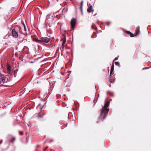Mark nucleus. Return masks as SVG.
Here are the masks:
<instances>
[{"label": "nucleus", "instance_id": "6ab92c4d", "mask_svg": "<svg viewBox=\"0 0 151 151\" xmlns=\"http://www.w3.org/2000/svg\"><path fill=\"white\" fill-rule=\"evenodd\" d=\"M118 59V57H116L115 59H114V60H117Z\"/></svg>", "mask_w": 151, "mask_h": 151}, {"label": "nucleus", "instance_id": "6e6552de", "mask_svg": "<svg viewBox=\"0 0 151 151\" xmlns=\"http://www.w3.org/2000/svg\"><path fill=\"white\" fill-rule=\"evenodd\" d=\"M33 40L35 42L39 43H41V39L40 38V39H38L36 38H34L33 39Z\"/></svg>", "mask_w": 151, "mask_h": 151}, {"label": "nucleus", "instance_id": "4be33fe9", "mask_svg": "<svg viewBox=\"0 0 151 151\" xmlns=\"http://www.w3.org/2000/svg\"><path fill=\"white\" fill-rule=\"evenodd\" d=\"M147 68H143V69H146Z\"/></svg>", "mask_w": 151, "mask_h": 151}, {"label": "nucleus", "instance_id": "ddd939ff", "mask_svg": "<svg viewBox=\"0 0 151 151\" xmlns=\"http://www.w3.org/2000/svg\"><path fill=\"white\" fill-rule=\"evenodd\" d=\"M115 64L117 65H118V66H119V63H118V62H115Z\"/></svg>", "mask_w": 151, "mask_h": 151}, {"label": "nucleus", "instance_id": "f257e3e1", "mask_svg": "<svg viewBox=\"0 0 151 151\" xmlns=\"http://www.w3.org/2000/svg\"><path fill=\"white\" fill-rule=\"evenodd\" d=\"M109 105V102H106L104 106H102L100 119H104L106 117L109 111V109L108 108Z\"/></svg>", "mask_w": 151, "mask_h": 151}, {"label": "nucleus", "instance_id": "f3484780", "mask_svg": "<svg viewBox=\"0 0 151 151\" xmlns=\"http://www.w3.org/2000/svg\"><path fill=\"white\" fill-rule=\"evenodd\" d=\"M19 134L21 135H22L23 134V133L22 131H19Z\"/></svg>", "mask_w": 151, "mask_h": 151}, {"label": "nucleus", "instance_id": "4468645a", "mask_svg": "<svg viewBox=\"0 0 151 151\" xmlns=\"http://www.w3.org/2000/svg\"><path fill=\"white\" fill-rule=\"evenodd\" d=\"M12 139L13 140H10V142H13L14 140L15 139V138L14 137H13V138H12Z\"/></svg>", "mask_w": 151, "mask_h": 151}, {"label": "nucleus", "instance_id": "5701e85b", "mask_svg": "<svg viewBox=\"0 0 151 151\" xmlns=\"http://www.w3.org/2000/svg\"><path fill=\"white\" fill-rule=\"evenodd\" d=\"M150 67H148L147 68H149Z\"/></svg>", "mask_w": 151, "mask_h": 151}, {"label": "nucleus", "instance_id": "7ed1b4c3", "mask_svg": "<svg viewBox=\"0 0 151 151\" xmlns=\"http://www.w3.org/2000/svg\"><path fill=\"white\" fill-rule=\"evenodd\" d=\"M8 78L5 76H2L1 78L0 83H4L8 81Z\"/></svg>", "mask_w": 151, "mask_h": 151}, {"label": "nucleus", "instance_id": "f8f14e48", "mask_svg": "<svg viewBox=\"0 0 151 151\" xmlns=\"http://www.w3.org/2000/svg\"><path fill=\"white\" fill-rule=\"evenodd\" d=\"M128 33L130 35V36L131 37H134V34L132 33L131 32H128Z\"/></svg>", "mask_w": 151, "mask_h": 151}, {"label": "nucleus", "instance_id": "a211bd4d", "mask_svg": "<svg viewBox=\"0 0 151 151\" xmlns=\"http://www.w3.org/2000/svg\"><path fill=\"white\" fill-rule=\"evenodd\" d=\"M114 69H111V70H110L111 73H113V72L114 71Z\"/></svg>", "mask_w": 151, "mask_h": 151}, {"label": "nucleus", "instance_id": "9d476101", "mask_svg": "<svg viewBox=\"0 0 151 151\" xmlns=\"http://www.w3.org/2000/svg\"><path fill=\"white\" fill-rule=\"evenodd\" d=\"M83 1H81V12H82V7H83Z\"/></svg>", "mask_w": 151, "mask_h": 151}, {"label": "nucleus", "instance_id": "423d86ee", "mask_svg": "<svg viewBox=\"0 0 151 151\" xmlns=\"http://www.w3.org/2000/svg\"><path fill=\"white\" fill-rule=\"evenodd\" d=\"M140 32L139 31V27H136L135 34V35H137L139 34V32Z\"/></svg>", "mask_w": 151, "mask_h": 151}, {"label": "nucleus", "instance_id": "dca6fc26", "mask_svg": "<svg viewBox=\"0 0 151 151\" xmlns=\"http://www.w3.org/2000/svg\"><path fill=\"white\" fill-rule=\"evenodd\" d=\"M23 25H24V30L25 31H26V30H27L26 28V27H25V26L24 24Z\"/></svg>", "mask_w": 151, "mask_h": 151}, {"label": "nucleus", "instance_id": "20e7f679", "mask_svg": "<svg viewBox=\"0 0 151 151\" xmlns=\"http://www.w3.org/2000/svg\"><path fill=\"white\" fill-rule=\"evenodd\" d=\"M76 22V19L74 18H73L71 19V28L73 29L75 27V24Z\"/></svg>", "mask_w": 151, "mask_h": 151}, {"label": "nucleus", "instance_id": "39448f33", "mask_svg": "<svg viewBox=\"0 0 151 151\" xmlns=\"http://www.w3.org/2000/svg\"><path fill=\"white\" fill-rule=\"evenodd\" d=\"M12 35L15 38H17L18 37V33L14 29H13L12 31Z\"/></svg>", "mask_w": 151, "mask_h": 151}, {"label": "nucleus", "instance_id": "412c9836", "mask_svg": "<svg viewBox=\"0 0 151 151\" xmlns=\"http://www.w3.org/2000/svg\"><path fill=\"white\" fill-rule=\"evenodd\" d=\"M47 147H48V146L46 147L45 149H47Z\"/></svg>", "mask_w": 151, "mask_h": 151}, {"label": "nucleus", "instance_id": "aec40b11", "mask_svg": "<svg viewBox=\"0 0 151 151\" xmlns=\"http://www.w3.org/2000/svg\"><path fill=\"white\" fill-rule=\"evenodd\" d=\"M113 74V73H110V76H111V75Z\"/></svg>", "mask_w": 151, "mask_h": 151}, {"label": "nucleus", "instance_id": "f03ea898", "mask_svg": "<svg viewBox=\"0 0 151 151\" xmlns=\"http://www.w3.org/2000/svg\"><path fill=\"white\" fill-rule=\"evenodd\" d=\"M41 43H47L50 40V37H41Z\"/></svg>", "mask_w": 151, "mask_h": 151}, {"label": "nucleus", "instance_id": "1a4fd4ad", "mask_svg": "<svg viewBox=\"0 0 151 151\" xmlns=\"http://www.w3.org/2000/svg\"><path fill=\"white\" fill-rule=\"evenodd\" d=\"M11 67L10 65H8L7 67V69L8 72H10L11 70Z\"/></svg>", "mask_w": 151, "mask_h": 151}, {"label": "nucleus", "instance_id": "0eeeda50", "mask_svg": "<svg viewBox=\"0 0 151 151\" xmlns=\"http://www.w3.org/2000/svg\"><path fill=\"white\" fill-rule=\"evenodd\" d=\"M94 10L93 9L92 6H90L87 9V11L89 12H91L93 11Z\"/></svg>", "mask_w": 151, "mask_h": 151}, {"label": "nucleus", "instance_id": "2eb2a0df", "mask_svg": "<svg viewBox=\"0 0 151 151\" xmlns=\"http://www.w3.org/2000/svg\"><path fill=\"white\" fill-rule=\"evenodd\" d=\"M114 64H113L111 67V69H114Z\"/></svg>", "mask_w": 151, "mask_h": 151}, {"label": "nucleus", "instance_id": "9b49d317", "mask_svg": "<svg viewBox=\"0 0 151 151\" xmlns=\"http://www.w3.org/2000/svg\"><path fill=\"white\" fill-rule=\"evenodd\" d=\"M66 42V39H64L63 41V42L62 43V45L64 47V45L65 43Z\"/></svg>", "mask_w": 151, "mask_h": 151}]
</instances>
